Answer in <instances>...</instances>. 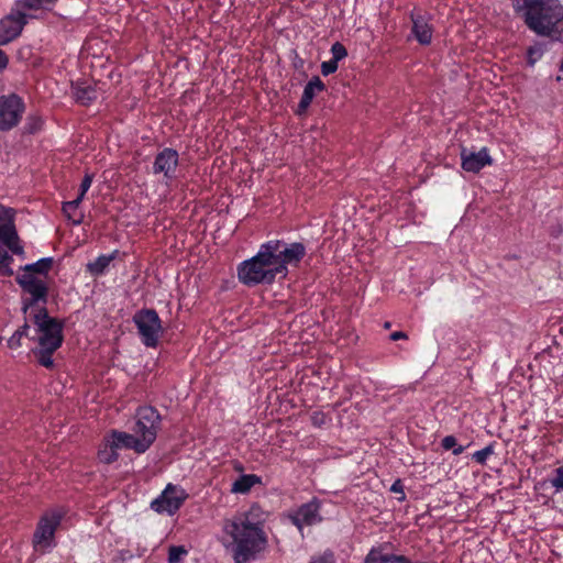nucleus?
Here are the masks:
<instances>
[{"label":"nucleus","instance_id":"nucleus-14","mask_svg":"<svg viewBox=\"0 0 563 563\" xmlns=\"http://www.w3.org/2000/svg\"><path fill=\"white\" fill-rule=\"evenodd\" d=\"M320 508V500L318 498H312L289 514V519L298 530L302 532L303 527L314 526L322 521Z\"/></svg>","mask_w":563,"mask_h":563},{"label":"nucleus","instance_id":"nucleus-7","mask_svg":"<svg viewBox=\"0 0 563 563\" xmlns=\"http://www.w3.org/2000/svg\"><path fill=\"white\" fill-rule=\"evenodd\" d=\"M15 280L22 290L21 310L24 314H32L40 307H46L48 285L45 278L20 273Z\"/></svg>","mask_w":563,"mask_h":563},{"label":"nucleus","instance_id":"nucleus-37","mask_svg":"<svg viewBox=\"0 0 563 563\" xmlns=\"http://www.w3.org/2000/svg\"><path fill=\"white\" fill-rule=\"evenodd\" d=\"M22 336L21 333L14 332L9 339H8V346L12 350H16L22 345Z\"/></svg>","mask_w":563,"mask_h":563},{"label":"nucleus","instance_id":"nucleus-42","mask_svg":"<svg viewBox=\"0 0 563 563\" xmlns=\"http://www.w3.org/2000/svg\"><path fill=\"white\" fill-rule=\"evenodd\" d=\"M402 339H407V334L402 331H395L390 334L391 341H398V340H402Z\"/></svg>","mask_w":563,"mask_h":563},{"label":"nucleus","instance_id":"nucleus-46","mask_svg":"<svg viewBox=\"0 0 563 563\" xmlns=\"http://www.w3.org/2000/svg\"><path fill=\"white\" fill-rule=\"evenodd\" d=\"M556 81H563V60L561 62L559 66V74L556 76Z\"/></svg>","mask_w":563,"mask_h":563},{"label":"nucleus","instance_id":"nucleus-6","mask_svg":"<svg viewBox=\"0 0 563 563\" xmlns=\"http://www.w3.org/2000/svg\"><path fill=\"white\" fill-rule=\"evenodd\" d=\"M66 516L63 507L51 508L43 512L32 538L33 549L38 554L51 553L57 545L56 531Z\"/></svg>","mask_w":563,"mask_h":563},{"label":"nucleus","instance_id":"nucleus-43","mask_svg":"<svg viewBox=\"0 0 563 563\" xmlns=\"http://www.w3.org/2000/svg\"><path fill=\"white\" fill-rule=\"evenodd\" d=\"M30 330L29 323L25 321L15 332L21 333V336H27Z\"/></svg>","mask_w":563,"mask_h":563},{"label":"nucleus","instance_id":"nucleus-10","mask_svg":"<svg viewBox=\"0 0 563 563\" xmlns=\"http://www.w3.org/2000/svg\"><path fill=\"white\" fill-rule=\"evenodd\" d=\"M188 498V493L179 485L167 484L164 490L151 503V508L162 515L174 516Z\"/></svg>","mask_w":563,"mask_h":563},{"label":"nucleus","instance_id":"nucleus-9","mask_svg":"<svg viewBox=\"0 0 563 563\" xmlns=\"http://www.w3.org/2000/svg\"><path fill=\"white\" fill-rule=\"evenodd\" d=\"M269 244L276 251L277 265L280 276L285 278L288 275V266H298L306 255V246L300 242L286 243L283 240H269Z\"/></svg>","mask_w":563,"mask_h":563},{"label":"nucleus","instance_id":"nucleus-19","mask_svg":"<svg viewBox=\"0 0 563 563\" xmlns=\"http://www.w3.org/2000/svg\"><path fill=\"white\" fill-rule=\"evenodd\" d=\"M412 23L411 33L421 45H429L432 41L433 27L430 24V15L410 12Z\"/></svg>","mask_w":563,"mask_h":563},{"label":"nucleus","instance_id":"nucleus-26","mask_svg":"<svg viewBox=\"0 0 563 563\" xmlns=\"http://www.w3.org/2000/svg\"><path fill=\"white\" fill-rule=\"evenodd\" d=\"M80 203L81 201L77 198L63 203V212L74 225H79L84 219V214L78 211Z\"/></svg>","mask_w":563,"mask_h":563},{"label":"nucleus","instance_id":"nucleus-40","mask_svg":"<svg viewBox=\"0 0 563 563\" xmlns=\"http://www.w3.org/2000/svg\"><path fill=\"white\" fill-rule=\"evenodd\" d=\"M456 443H457V441L454 435H446L442 439L441 446L444 450L449 451V450H452L456 445Z\"/></svg>","mask_w":563,"mask_h":563},{"label":"nucleus","instance_id":"nucleus-12","mask_svg":"<svg viewBox=\"0 0 563 563\" xmlns=\"http://www.w3.org/2000/svg\"><path fill=\"white\" fill-rule=\"evenodd\" d=\"M0 241L16 255H23L24 249L14 224V210L0 205Z\"/></svg>","mask_w":563,"mask_h":563},{"label":"nucleus","instance_id":"nucleus-34","mask_svg":"<svg viewBox=\"0 0 563 563\" xmlns=\"http://www.w3.org/2000/svg\"><path fill=\"white\" fill-rule=\"evenodd\" d=\"M42 125H43V120L41 117L31 115L27 118L25 128L29 133H35L42 128Z\"/></svg>","mask_w":563,"mask_h":563},{"label":"nucleus","instance_id":"nucleus-33","mask_svg":"<svg viewBox=\"0 0 563 563\" xmlns=\"http://www.w3.org/2000/svg\"><path fill=\"white\" fill-rule=\"evenodd\" d=\"M92 180H93V176L92 175L86 174L84 176V178L81 180V184H80L79 194L77 196V199H79L80 201L84 200L87 191L91 187Z\"/></svg>","mask_w":563,"mask_h":563},{"label":"nucleus","instance_id":"nucleus-4","mask_svg":"<svg viewBox=\"0 0 563 563\" xmlns=\"http://www.w3.org/2000/svg\"><path fill=\"white\" fill-rule=\"evenodd\" d=\"M274 246L269 242L260 245L257 253L238 265L239 280L249 287L271 285L280 275Z\"/></svg>","mask_w":563,"mask_h":563},{"label":"nucleus","instance_id":"nucleus-1","mask_svg":"<svg viewBox=\"0 0 563 563\" xmlns=\"http://www.w3.org/2000/svg\"><path fill=\"white\" fill-rule=\"evenodd\" d=\"M268 517L258 504H252L249 509L223 520L220 541L234 563H252L264 555L269 545Z\"/></svg>","mask_w":563,"mask_h":563},{"label":"nucleus","instance_id":"nucleus-8","mask_svg":"<svg viewBox=\"0 0 563 563\" xmlns=\"http://www.w3.org/2000/svg\"><path fill=\"white\" fill-rule=\"evenodd\" d=\"M141 342L146 347L155 349L163 334L162 321L154 309H141L133 316Z\"/></svg>","mask_w":563,"mask_h":563},{"label":"nucleus","instance_id":"nucleus-21","mask_svg":"<svg viewBox=\"0 0 563 563\" xmlns=\"http://www.w3.org/2000/svg\"><path fill=\"white\" fill-rule=\"evenodd\" d=\"M71 96L81 106H88L98 97L93 86L85 81H77L71 85Z\"/></svg>","mask_w":563,"mask_h":563},{"label":"nucleus","instance_id":"nucleus-11","mask_svg":"<svg viewBox=\"0 0 563 563\" xmlns=\"http://www.w3.org/2000/svg\"><path fill=\"white\" fill-rule=\"evenodd\" d=\"M24 111L25 103L16 93L0 96V131L8 132L18 126Z\"/></svg>","mask_w":563,"mask_h":563},{"label":"nucleus","instance_id":"nucleus-30","mask_svg":"<svg viewBox=\"0 0 563 563\" xmlns=\"http://www.w3.org/2000/svg\"><path fill=\"white\" fill-rule=\"evenodd\" d=\"M494 453V445L489 444L482 450L475 451L472 455L473 460L481 465H484L487 459Z\"/></svg>","mask_w":563,"mask_h":563},{"label":"nucleus","instance_id":"nucleus-13","mask_svg":"<svg viewBox=\"0 0 563 563\" xmlns=\"http://www.w3.org/2000/svg\"><path fill=\"white\" fill-rule=\"evenodd\" d=\"M123 431L112 430L109 434H107L103 439L102 445L98 451V459L101 463L111 464L119 459V450L129 449L133 450L132 443L125 440L123 437Z\"/></svg>","mask_w":563,"mask_h":563},{"label":"nucleus","instance_id":"nucleus-2","mask_svg":"<svg viewBox=\"0 0 563 563\" xmlns=\"http://www.w3.org/2000/svg\"><path fill=\"white\" fill-rule=\"evenodd\" d=\"M514 12L539 36L562 41L563 4L559 0H509Z\"/></svg>","mask_w":563,"mask_h":563},{"label":"nucleus","instance_id":"nucleus-44","mask_svg":"<svg viewBox=\"0 0 563 563\" xmlns=\"http://www.w3.org/2000/svg\"><path fill=\"white\" fill-rule=\"evenodd\" d=\"M8 65V57L7 55L4 54V52H2L0 49V71H2Z\"/></svg>","mask_w":563,"mask_h":563},{"label":"nucleus","instance_id":"nucleus-38","mask_svg":"<svg viewBox=\"0 0 563 563\" xmlns=\"http://www.w3.org/2000/svg\"><path fill=\"white\" fill-rule=\"evenodd\" d=\"M388 563H413L410 559L405 555L389 553L387 551Z\"/></svg>","mask_w":563,"mask_h":563},{"label":"nucleus","instance_id":"nucleus-32","mask_svg":"<svg viewBox=\"0 0 563 563\" xmlns=\"http://www.w3.org/2000/svg\"><path fill=\"white\" fill-rule=\"evenodd\" d=\"M331 54H332L331 59L339 63L340 60L344 59L347 56V51L343 44H341L340 42H335L331 46Z\"/></svg>","mask_w":563,"mask_h":563},{"label":"nucleus","instance_id":"nucleus-41","mask_svg":"<svg viewBox=\"0 0 563 563\" xmlns=\"http://www.w3.org/2000/svg\"><path fill=\"white\" fill-rule=\"evenodd\" d=\"M309 563H334L333 553L325 552L321 556L312 559Z\"/></svg>","mask_w":563,"mask_h":563},{"label":"nucleus","instance_id":"nucleus-17","mask_svg":"<svg viewBox=\"0 0 563 563\" xmlns=\"http://www.w3.org/2000/svg\"><path fill=\"white\" fill-rule=\"evenodd\" d=\"M57 2L58 0H15L14 5L30 21L43 18L55 8Z\"/></svg>","mask_w":563,"mask_h":563},{"label":"nucleus","instance_id":"nucleus-24","mask_svg":"<svg viewBox=\"0 0 563 563\" xmlns=\"http://www.w3.org/2000/svg\"><path fill=\"white\" fill-rule=\"evenodd\" d=\"M53 257H42L38 261L26 264L21 267V273L23 274H32L33 276H41L46 279V276L52 268Z\"/></svg>","mask_w":563,"mask_h":563},{"label":"nucleus","instance_id":"nucleus-25","mask_svg":"<svg viewBox=\"0 0 563 563\" xmlns=\"http://www.w3.org/2000/svg\"><path fill=\"white\" fill-rule=\"evenodd\" d=\"M393 548L390 542H383L369 549L363 563H388L387 551Z\"/></svg>","mask_w":563,"mask_h":563},{"label":"nucleus","instance_id":"nucleus-22","mask_svg":"<svg viewBox=\"0 0 563 563\" xmlns=\"http://www.w3.org/2000/svg\"><path fill=\"white\" fill-rule=\"evenodd\" d=\"M118 251L110 254H101L95 261L87 264V271L93 276H101L108 269L110 263L117 258Z\"/></svg>","mask_w":563,"mask_h":563},{"label":"nucleus","instance_id":"nucleus-18","mask_svg":"<svg viewBox=\"0 0 563 563\" xmlns=\"http://www.w3.org/2000/svg\"><path fill=\"white\" fill-rule=\"evenodd\" d=\"M462 168L470 173H478L485 166L492 165L493 159L486 147L478 152H467L463 148L461 152Z\"/></svg>","mask_w":563,"mask_h":563},{"label":"nucleus","instance_id":"nucleus-45","mask_svg":"<svg viewBox=\"0 0 563 563\" xmlns=\"http://www.w3.org/2000/svg\"><path fill=\"white\" fill-rule=\"evenodd\" d=\"M464 450H465V448L463 445H459L456 443V445L452 449V453L454 455H460V454H462L464 452Z\"/></svg>","mask_w":563,"mask_h":563},{"label":"nucleus","instance_id":"nucleus-31","mask_svg":"<svg viewBox=\"0 0 563 563\" xmlns=\"http://www.w3.org/2000/svg\"><path fill=\"white\" fill-rule=\"evenodd\" d=\"M550 484L554 487L555 492H563V465L554 470Z\"/></svg>","mask_w":563,"mask_h":563},{"label":"nucleus","instance_id":"nucleus-47","mask_svg":"<svg viewBox=\"0 0 563 563\" xmlns=\"http://www.w3.org/2000/svg\"><path fill=\"white\" fill-rule=\"evenodd\" d=\"M390 327V323L389 322H386L385 323V328H389Z\"/></svg>","mask_w":563,"mask_h":563},{"label":"nucleus","instance_id":"nucleus-29","mask_svg":"<svg viewBox=\"0 0 563 563\" xmlns=\"http://www.w3.org/2000/svg\"><path fill=\"white\" fill-rule=\"evenodd\" d=\"M188 554L184 545H172L168 550V563H178Z\"/></svg>","mask_w":563,"mask_h":563},{"label":"nucleus","instance_id":"nucleus-15","mask_svg":"<svg viewBox=\"0 0 563 563\" xmlns=\"http://www.w3.org/2000/svg\"><path fill=\"white\" fill-rule=\"evenodd\" d=\"M27 22L13 4L10 13L0 20V45H5L16 38Z\"/></svg>","mask_w":563,"mask_h":563},{"label":"nucleus","instance_id":"nucleus-16","mask_svg":"<svg viewBox=\"0 0 563 563\" xmlns=\"http://www.w3.org/2000/svg\"><path fill=\"white\" fill-rule=\"evenodd\" d=\"M179 163L178 152L170 147H165L157 153L153 163V174L163 175L165 179L170 180L175 177Z\"/></svg>","mask_w":563,"mask_h":563},{"label":"nucleus","instance_id":"nucleus-28","mask_svg":"<svg viewBox=\"0 0 563 563\" xmlns=\"http://www.w3.org/2000/svg\"><path fill=\"white\" fill-rule=\"evenodd\" d=\"M13 262V257L3 250H0V275L10 277L13 275V269L11 264Z\"/></svg>","mask_w":563,"mask_h":563},{"label":"nucleus","instance_id":"nucleus-39","mask_svg":"<svg viewBox=\"0 0 563 563\" xmlns=\"http://www.w3.org/2000/svg\"><path fill=\"white\" fill-rule=\"evenodd\" d=\"M327 416L321 411H316L311 416L312 424L316 427H321L325 423Z\"/></svg>","mask_w":563,"mask_h":563},{"label":"nucleus","instance_id":"nucleus-5","mask_svg":"<svg viewBox=\"0 0 563 563\" xmlns=\"http://www.w3.org/2000/svg\"><path fill=\"white\" fill-rule=\"evenodd\" d=\"M159 422L161 416L154 407H141L136 411L134 434L124 432L121 437L130 441V444L132 443L133 451L136 453H144L155 441Z\"/></svg>","mask_w":563,"mask_h":563},{"label":"nucleus","instance_id":"nucleus-20","mask_svg":"<svg viewBox=\"0 0 563 563\" xmlns=\"http://www.w3.org/2000/svg\"><path fill=\"white\" fill-rule=\"evenodd\" d=\"M325 89V85L320 79L319 76H313L303 87V91L301 95V99L298 103L297 114H303L307 109L310 107L313 98L317 93L323 91Z\"/></svg>","mask_w":563,"mask_h":563},{"label":"nucleus","instance_id":"nucleus-23","mask_svg":"<svg viewBox=\"0 0 563 563\" xmlns=\"http://www.w3.org/2000/svg\"><path fill=\"white\" fill-rule=\"evenodd\" d=\"M262 478L256 474H243L231 486L233 494H247L255 485L261 484Z\"/></svg>","mask_w":563,"mask_h":563},{"label":"nucleus","instance_id":"nucleus-27","mask_svg":"<svg viewBox=\"0 0 563 563\" xmlns=\"http://www.w3.org/2000/svg\"><path fill=\"white\" fill-rule=\"evenodd\" d=\"M547 51L544 43L537 42L527 49V63L530 67H533L539 62Z\"/></svg>","mask_w":563,"mask_h":563},{"label":"nucleus","instance_id":"nucleus-35","mask_svg":"<svg viewBox=\"0 0 563 563\" xmlns=\"http://www.w3.org/2000/svg\"><path fill=\"white\" fill-rule=\"evenodd\" d=\"M338 70V63L333 59L322 62L321 73L323 76H329Z\"/></svg>","mask_w":563,"mask_h":563},{"label":"nucleus","instance_id":"nucleus-3","mask_svg":"<svg viewBox=\"0 0 563 563\" xmlns=\"http://www.w3.org/2000/svg\"><path fill=\"white\" fill-rule=\"evenodd\" d=\"M31 316L36 333V336L32 338V340L37 342L33 353L41 366L53 368V354L62 346L64 340V322L51 317L46 307H40Z\"/></svg>","mask_w":563,"mask_h":563},{"label":"nucleus","instance_id":"nucleus-36","mask_svg":"<svg viewBox=\"0 0 563 563\" xmlns=\"http://www.w3.org/2000/svg\"><path fill=\"white\" fill-rule=\"evenodd\" d=\"M390 492L400 494V497H398V500H400V501L406 498L405 490H404V484H402L401 479H396L391 484Z\"/></svg>","mask_w":563,"mask_h":563}]
</instances>
